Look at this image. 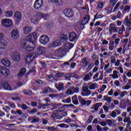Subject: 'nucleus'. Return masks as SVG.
Masks as SVG:
<instances>
[{
    "label": "nucleus",
    "instance_id": "f257e3e1",
    "mask_svg": "<svg viewBox=\"0 0 131 131\" xmlns=\"http://www.w3.org/2000/svg\"><path fill=\"white\" fill-rule=\"evenodd\" d=\"M37 38V35L36 33L30 34L26 38V40L23 44V48L26 51H28V52H31V51L34 50V47H35L34 41L36 40Z\"/></svg>",
    "mask_w": 131,
    "mask_h": 131
},
{
    "label": "nucleus",
    "instance_id": "f03ea898",
    "mask_svg": "<svg viewBox=\"0 0 131 131\" xmlns=\"http://www.w3.org/2000/svg\"><path fill=\"white\" fill-rule=\"evenodd\" d=\"M97 85L96 83H92L89 86H84L82 88L83 92L81 93L82 96L85 97H89L92 94V92L90 90H95L96 86ZM89 88L90 90H89Z\"/></svg>",
    "mask_w": 131,
    "mask_h": 131
},
{
    "label": "nucleus",
    "instance_id": "7ed1b4c3",
    "mask_svg": "<svg viewBox=\"0 0 131 131\" xmlns=\"http://www.w3.org/2000/svg\"><path fill=\"white\" fill-rule=\"evenodd\" d=\"M118 29H120V28L116 27V25L113 23L110 24V27L108 28V31L110 35L113 33H117L118 32Z\"/></svg>",
    "mask_w": 131,
    "mask_h": 131
},
{
    "label": "nucleus",
    "instance_id": "20e7f679",
    "mask_svg": "<svg viewBox=\"0 0 131 131\" xmlns=\"http://www.w3.org/2000/svg\"><path fill=\"white\" fill-rule=\"evenodd\" d=\"M9 74L10 70H9V69L3 66H0V77L2 75H4V76H8Z\"/></svg>",
    "mask_w": 131,
    "mask_h": 131
},
{
    "label": "nucleus",
    "instance_id": "39448f33",
    "mask_svg": "<svg viewBox=\"0 0 131 131\" xmlns=\"http://www.w3.org/2000/svg\"><path fill=\"white\" fill-rule=\"evenodd\" d=\"M68 53V51L64 47H61L60 48L56 50L55 51L56 55H58L59 56H64Z\"/></svg>",
    "mask_w": 131,
    "mask_h": 131
},
{
    "label": "nucleus",
    "instance_id": "423d86ee",
    "mask_svg": "<svg viewBox=\"0 0 131 131\" xmlns=\"http://www.w3.org/2000/svg\"><path fill=\"white\" fill-rule=\"evenodd\" d=\"M50 41V38L48 37L47 35L41 36L39 38V42L41 45L43 46H46V45H48L49 42Z\"/></svg>",
    "mask_w": 131,
    "mask_h": 131
},
{
    "label": "nucleus",
    "instance_id": "0eeeda50",
    "mask_svg": "<svg viewBox=\"0 0 131 131\" xmlns=\"http://www.w3.org/2000/svg\"><path fill=\"white\" fill-rule=\"evenodd\" d=\"M2 25L4 27H11L13 25V21L9 18H5L2 20Z\"/></svg>",
    "mask_w": 131,
    "mask_h": 131
},
{
    "label": "nucleus",
    "instance_id": "6e6552de",
    "mask_svg": "<svg viewBox=\"0 0 131 131\" xmlns=\"http://www.w3.org/2000/svg\"><path fill=\"white\" fill-rule=\"evenodd\" d=\"M11 37L14 39H18L20 37V35L19 34V31L17 29H14L11 31Z\"/></svg>",
    "mask_w": 131,
    "mask_h": 131
},
{
    "label": "nucleus",
    "instance_id": "1a4fd4ad",
    "mask_svg": "<svg viewBox=\"0 0 131 131\" xmlns=\"http://www.w3.org/2000/svg\"><path fill=\"white\" fill-rule=\"evenodd\" d=\"M43 4V1L42 0H36L34 5V8L36 10H38L42 7V4Z\"/></svg>",
    "mask_w": 131,
    "mask_h": 131
},
{
    "label": "nucleus",
    "instance_id": "9d476101",
    "mask_svg": "<svg viewBox=\"0 0 131 131\" xmlns=\"http://www.w3.org/2000/svg\"><path fill=\"white\" fill-rule=\"evenodd\" d=\"M63 13L68 18H71L73 16V11L71 9L68 8L64 10Z\"/></svg>",
    "mask_w": 131,
    "mask_h": 131
},
{
    "label": "nucleus",
    "instance_id": "9b49d317",
    "mask_svg": "<svg viewBox=\"0 0 131 131\" xmlns=\"http://www.w3.org/2000/svg\"><path fill=\"white\" fill-rule=\"evenodd\" d=\"M11 56L12 57L13 61L15 62H19L20 60V54L17 52H13Z\"/></svg>",
    "mask_w": 131,
    "mask_h": 131
},
{
    "label": "nucleus",
    "instance_id": "f8f14e48",
    "mask_svg": "<svg viewBox=\"0 0 131 131\" xmlns=\"http://www.w3.org/2000/svg\"><path fill=\"white\" fill-rule=\"evenodd\" d=\"M69 39L70 41H75L77 39V34L76 33L71 32L69 36Z\"/></svg>",
    "mask_w": 131,
    "mask_h": 131
},
{
    "label": "nucleus",
    "instance_id": "ddd939ff",
    "mask_svg": "<svg viewBox=\"0 0 131 131\" xmlns=\"http://www.w3.org/2000/svg\"><path fill=\"white\" fill-rule=\"evenodd\" d=\"M45 48L40 46H39L37 48L36 53L38 56H40L41 55H43V54H45Z\"/></svg>",
    "mask_w": 131,
    "mask_h": 131
},
{
    "label": "nucleus",
    "instance_id": "4468645a",
    "mask_svg": "<svg viewBox=\"0 0 131 131\" xmlns=\"http://www.w3.org/2000/svg\"><path fill=\"white\" fill-rule=\"evenodd\" d=\"M66 79L69 80L71 77H74L75 78H77L78 79H79L80 78V77L78 76L77 74L73 73L70 74H67L65 75Z\"/></svg>",
    "mask_w": 131,
    "mask_h": 131
},
{
    "label": "nucleus",
    "instance_id": "2eb2a0df",
    "mask_svg": "<svg viewBox=\"0 0 131 131\" xmlns=\"http://www.w3.org/2000/svg\"><path fill=\"white\" fill-rule=\"evenodd\" d=\"M1 63L4 65V66H5V67H9L10 65H11V61L7 58H4L2 59Z\"/></svg>",
    "mask_w": 131,
    "mask_h": 131
},
{
    "label": "nucleus",
    "instance_id": "dca6fc26",
    "mask_svg": "<svg viewBox=\"0 0 131 131\" xmlns=\"http://www.w3.org/2000/svg\"><path fill=\"white\" fill-rule=\"evenodd\" d=\"M0 89L2 90H7L8 91H11V86L9 84L5 83L4 84H0Z\"/></svg>",
    "mask_w": 131,
    "mask_h": 131
},
{
    "label": "nucleus",
    "instance_id": "f3484780",
    "mask_svg": "<svg viewBox=\"0 0 131 131\" xmlns=\"http://www.w3.org/2000/svg\"><path fill=\"white\" fill-rule=\"evenodd\" d=\"M61 46V43H59V40H56L55 41H54L53 42H51L49 45L50 48H56L57 47H60Z\"/></svg>",
    "mask_w": 131,
    "mask_h": 131
},
{
    "label": "nucleus",
    "instance_id": "a211bd4d",
    "mask_svg": "<svg viewBox=\"0 0 131 131\" xmlns=\"http://www.w3.org/2000/svg\"><path fill=\"white\" fill-rule=\"evenodd\" d=\"M32 30V27L29 26H26L23 28V33L24 34H28L30 32H31Z\"/></svg>",
    "mask_w": 131,
    "mask_h": 131
},
{
    "label": "nucleus",
    "instance_id": "6ab92c4d",
    "mask_svg": "<svg viewBox=\"0 0 131 131\" xmlns=\"http://www.w3.org/2000/svg\"><path fill=\"white\" fill-rule=\"evenodd\" d=\"M55 86L59 92H61V91H63L64 90V83H55Z\"/></svg>",
    "mask_w": 131,
    "mask_h": 131
},
{
    "label": "nucleus",
    "instance_id": "aec40b11",
    "mask_svg": "<svg viewBox=\"0 0 131 131\" xmlns=\"http://www.w3.org/2000/svg\"><path fill=\"white\" fill-rule=\"evenodd\" d=\"M89 21H90V15H86L84 18L82 19L81 24V25H85V24L89 23Z\"/></svg>",
    "mask_w": 131,
    "mask_h": 131
},
{
    "label": "nucleus",
    "instance_id": "412c9836",
    "mask_svg": "<svg viewBox=\"0 0 131 131\" xmlns=\"http://www.w3.org/2000/svg\"><path fill=\"white\" fill-rule=\"evenodd\" d=\"M26 62L28 64L34 59V56L32 54H28L25 58Z\"/></svg>",
    "mask_w": 131,
    "mask_h": 131
},
{
    "label": "nucleus",
    "instance_id": "4be33fe9",
    "mask_svg": "<svg viewBox=\"0 0 131 131\" xmlns=\"http://www.w3.org/2000/svg\"><path fill=\"white\" fill-rule=\"evenodd\" d=\"M93 76V73L90 72L86 74V76L84 77L83 78V81H89V80H91V77Z\"/></svg>",
    "mask_w": 131,
    "mask_h": 131
},
{
    "label": "nucleus",
    "instance_id": "5701e85b",
    "mask_svg": "<svg viewBox=\"0 0 131 131\" xmlns=\"http://www.w3.org/2000/svg\"><path fill=\"white\" fill-rule=\"evenodd\" d=\"M73 47H74L73 44H72L71 43H66L64 45V48L69 52V51L70 50H71V49H72V48H73Z\"/></svg>",
    "mask_w": 131,
    "mask_h": 131
},
{
    "label": "nucleus",
    "instance_id": "b1692460",
    "mask_svg": "<svg viewBox=\"0 0 131 131\" xmlns=\"http://www.w3.org/2000/svg\"><path fill=\"white\" fill-rule=\"evenodd\" d=\"M60 39L62 42H66L68 39V35L67 34H62L60 37Z\"/></svg>",
    "mask_w": 131,
    "mask_h": 131
},
{
    "label": "nucleus",
    "instance_id": "393cba45",
    "mask_svg": "<svg viewBox=\"0 0 131 131\" xmlns=\"http://www.w3.org/2000/svg\"><path fill=\"white\" fill-rule=\"evenodd\" d=\"M102 105H103V103H97L95 104H94V106L92 107V109H94L95 112H98L99 108H100Z\"/></svg>",
    "mask_w": 131,
    "mask_h": 131
},
{
    "label": "nucleus",
    "instance_id": "a878e982",
    "mask_svg": "<svg viewBox=\"0 0 131 131\" xmlns=\"http://www.w3.org/2000/svg\"><path fill=\"white\" fill-rule=\"evenodd\" d=\"M48 93H55V91L53 90L51 88L47 86L46 88H45L42 91L43 94H48Z\"/></svg>",
    "mask_w": 131,
    "mask_h": 131
},
{
    "label": "nucleus",
    "instance_id": "bb28decb",
    "mask_svg": "<svg viewBox=\"0 0 131 131\" xmlns=\"http://www.w3.org/2000/svg\"><path fill=\"white\" fill-rule=\"evenodd\" d=\"M7 46H8V42H7L6 40L2 39L0 40V48L4 49V48H5Z\"/></svg>",
    "mask_w": 131,
    "mask_h": 131
},
{
    "label": "nucleus",
    "instance_id": "cd10ccee",
    "mask_svg": "<svg viewBox=\"0 0 131 131\" xmlns=\"http://www.w3.org/2000/svg\"><path fill=\"white\" fill-rule=\"evenodd\" d=\"M51 3L54 4L56 6L62 5L63 1L62 0H50Z\"/></svg>",
    "mask_w": 131,
    "mask_h": 131
},
{
    "label": "nucleus",
    "instance_id": "c85d7f7f",
    "mask_svg": "<svg viewBox=\"0 0 131 131\" xmlns=\"http://www.w3.org/2000/svg\"><path fill=\"white\" fill-rule=\"evenodd\" d=\"M26 73V69L23 68L21 69L19 72L18 74V76L19 77L23 76Z\"/></svg>",
    "mask_w": 131,
    "mask_h": 131
},
{
    "label": "nucleus",
    "instance_id": "c756f323",
    "mask_svg": "<svg viewBox=\"0 0 131 131\" xmlns=\"http://www.w3.org/2000/svg\"><path fill=\"white\" fill-rule=\"evenodd\" d=\"M72 100L74 105H78V101L77 100V96H74L72 98Z\"/></svg>",
    "mask_w": 131,
    "mask_h": 131
},
{
    "label": "nucleus",
    "instance_id": "7c9ffc66",
    "mask_svg": "<svg viewBox=\"0 0 131 131\" xmlns=\"http://www.w3.org/2000/svg\"><path fill=\"white\" fill-rule=\"evenodd\" d=\"M31 22H32L33 23L36 24L37 23H38V21H39L38 20V18L35 16H33L31 18Z\"/></svg>",
    "mask_w": 131,
    "mask_h": 131
},
{
    "label": "nucleus",
    "instance_id": "2f4dec72",
    "mask_svg": "<svg viewBox=\"0 0 131 131\" xmlns=\"http://www.w3.org/2000/svg\"><path fill=\"white\" fill-rule=\"evenodd\" d=\"M123 122H124L125 123H126L127 122V124H131L130 118H129V117H126L124 118L123 120Z\"/></svg>",
    "mask_w": 131,
    "mask_h": 131
},
{
    "label": "nucleus",
    "instance_id": "473e14b6",
    "mask_svg": "<svg viewBox=\"0 0 131 131\" xmlns=\"http://www.w3.org/2000/svg\"><path fill=\"white\" fill-rule=\"evenodd\" d=\"M5 15L6 17H12L13 16V11L9 10L5 12Z\"/></svg>",
    "mask_w": 131,
    "mask_h": 131
},
{
    "label": "nucleus",
    "instance_id": "72a5a7b5",
    "mask_svg": "<svg viewBox=\"0 0 131 131\" xmlns=\"http://www.w3.org/2000/svg\"><path fill=\"white\" fill-rule=\"evenodd\" d=\"M15 17L16 18V19H21L22 14H21L20 12L16 11L15 13Z\"/></svg>",
    "mask_w": 131,
    "mask_h": 131
},
{
    "label": "nucleus",
    "instance_id": "f704fd0d",
    "mask_svg": "<svg viewBox=\"0 0 131 131\" xmlns=\"http://www.w3.org/2000/svg\"><path fill=\"white\" fill-rule=\"evenodd\" d=\"M23 93L25 95H27L28 96H31V95H32V91L30 90H24Z\"/></svg>",
    "mask_w": 131,
    "mask_h": 131
},
{
    "label": "nucleus",
    "instance_id": "c9c22d12",
    "mask_svg": "<svg viewBox=\"0 0 131 131\" xmlns=\"http://www.w3.org/2000/svg\"><path fill=\"white\" fill-rule=\"evenodd\" d=\"M131 28H128L126 29L125 37H128L129 36V33H130Z\"/></svg>",
    "mask_w": 131,
    "mask_h": 131
},
{
    "label": "nucleus",
    "instance_id": "e433bc0d",
    "mask_svg": "<svg viewBox=\"0 0 131 131\" xmlns=\"http://www.w3.org/2000/svg\"><path fill=\"white\" fill-rule=\"evenodd\" d=\"M79 101L80 102L81 104L82 105H85V100L83 99L81 96H79L78 97Z\"/></svg>",
    "mask_w": 131,
    "mask_h": 131
},
{
    "label": "nucleus",
    "instance_id": "4c0bfd02",
    "mask_svg": "<svg viewBox=\"0 0 131 131\" xmlns=\"http://www.w3.org/2000/svg\"><path fill=\"white\" fill-rule=\"evenodd\" d=\"M103 99L105 100V101H106L108 104H110L111 103V98L110 97H108V96H104L103 97Z\"/></svg>",
    "mask_w": 131,
    "mask_h": 131
},
{
    "label": "nucleus",
    "instance_id": "58836bf2",
    "mask_svg": "<svg viewBox=\"0 0 131 131\" xmlns=\"http://www.w3.org/2000/svg\"><path fill=\"white\" fill-rule=\"evenodd\" d=\"M103 17H104V15L102 14H99V13H97L94 16V19H101V18H103Z\"/></svg>",
    "mask_w": 131,
    "mask_h": 131
},
{
    "label": "nucleus",
    "instance_id": "ea45409f",
    "mask_svg": "<svg viewBox=\"0 0 131 131\" xmlns=\"http://www.w3.org/2000/svg\"><path fill=\"white\" fill-rule=\"evenodd\" d=\"M71 90H72V91H73L74 92V93H78L79 92V89L78 88V87H74V86H72L71 87Z\"/></svg>",
    "mask_w": 131,
    "mask_h": 131
},
{
    "label": "nucleus",
    "instance_id": "a19ab883",
    "mask_svg": "<svg viewBox=\"0 0 131 131\" xmlns=\"http://www.w3.org/2000/svg\"><path fill=\"white\" fill-rule=\"evenodd\" d=\"M125 94H127V92L124 91L122 92H120V93H119L120 97H119V99H121V98H123V97H124V96H125Z\"/></svg>",
    "mask_w": 131,
    "mask_h": 131
},
{
    "label": "nucleus",
    "instance_id": "79ce46f5",
    "mask_svg": "<svg viewBox=\"0 0 131 131\" xmlns=\"http://www.w3.org/2000/svg\"><path fill=\"white\" fill-rule=\"evenodd\" d=\"M128 18V16H127L126 17L125 22L126 23L127 26L129 27V26H130V25H131V20H129V19Z\"/></svg>",
    "mask_w": 131,
    "mask_h": 131
},
{
    "label": "nucleus",
    "instance_id": "37998d69",
    "mask_svg": "<svg viewBox=\"0 0 131 131\" xmlns=\"http://www.w3.org/2000/svg\"><path fill=\"white\" fill-rule=\"evenodd\" d=\"M123 31H125V28L124 27V25H122L121 29H120L118 32V34H121Z\"/></svg>",
    "mask_w": 131,
    "mask_h": 131
},
{
    "label": "nucleus",
    "instance_id": "c03bdc74",
    "mask_svg": "<svg viewBox=\"0 0 131 131\" xmlns=\"http://www.w3.org/2000/svg\"><path fill=\"white\" fill-rule=\"evenodd\" d=\"M131 124H126V127L125 128L124 130L125 131H131Z\"/></svg>",
    "mask_w": 131,
    "mask_h": 131
},
{
    "label": "nucleus",
    "instance_id": "a18cd8bd",
    "mask_svg": "<svg viewBox=\"0 0 131 131\" xmlns=\"http://www.w3.org/2000/svg\"><path fill=\"white\" fill-rule=\"evenodd\" d=\"M120 2H118L116 5L115 6L114 10L113 11V13H115L116 12V11H117V9L118 8V7H119V6H120Z\"/></svg>",
    "mask_w": 131,
    "mask_h": 131
},
{
    "label": "nucleus",
    "instance_id": "49530a36",
    "mask_svg": "<svg viewBox=\"0 0 131 131\" xmlns=\"http://www.w3.org/2000/svg\"><path fill=\"white\" fill-rule=\"evenodd\" d=\"M59 127H63V128H68L69 127V125H67L64 123H62L59 125Z\"/></svg>",
    "mask_w": 131,
    "mask_h": 131
},
{
    "label": "nucleus",
    "instance_id": "de8ad7c7",
    "mask_svg": "<svg viewBox=\"0 0 131 131\" xmlns=\"http://www.w3.org/2000/svg\"><path fill=\"white\" fill-rule=\"evenodd\" d=\"M114 74L112 75L113 78H118V75H117V71H113Z\"/></svg>",
    "mask_w": 131,
    "mask_h": 131
},
{
    "label": "nucleus",
    "instance_id": "09e8293b",
    "mask_svg": "<svg viewBox=\"0 0 131 131\" xmlns=\"http://www.w3.org/2000/svg\"><path fill=\"white\" fill-rule=\"evenodd\" d=\"M129 10H130V6L127 5L125 7L123 13H125L126 11H129Z\"/></svg>",
    "mask_w": 131,
    "mask_h": 131
},
{
    "label": "nucleus",
    "instance_id": "8fccbe9b",
    "mask_svg": "<svg viewBox=\"0 0 131 131\" xmlns=\"http://www.w3.org/2000/svg\"><path fill=\"white\" fill-rule=\"evenodd\" d=\"M98 7L99 8V9H103V7H104V4H103V2H99L98 4Z\"/></svg>",
    "mask_w": 131,
    "mask_h": 131
},
{
    "label": "nucleus",
    "instance_id": "3c124183",
    "mask_svg": "<svg viewBox=\"0 0 131 131\" xmlns=\"http://www.w3.org/2000/svg\"><path fill=\"white\" fill-rule=\"evenodd\" d=\"M57 114H58V110H55L53 112V115H52V117L53 118H55L56 116H57Z\"/></svg>",
    "mask_w": 131,
    "mask_h": 131
},
{
    "label": "nucleus",
    "instance_id": "603ef678",
    "mask_svg": "<svg viewBox=\"0 0 131 131\" xmlns=\"http://www.w3.org/2000/svg\"><path fill=\"white\" fill-rule=\"evenodd\" d=\"M122 89L123 90H129V89H130V85H124Z\"/></svg>",
    "mask_w": 131,
    "mask_h": 131
},
{
    "label": "nucleus",
    "instance_id": "864d4df0",
    "mask_svg": "<svg viewBox=\"0 0 131 131\" xmlns=\"http://www.w3.org/2000/svg\"><path fill=\"white\" fill-rule=\"evenodd\" d=\"M93 118H94V116H90L89 117V119L87 121L88 123H91V122H92V120H93Z\"/></svg>",
    "mask_w": 131,
    "mask_h": 131
},
{
    "label": "nucleus",
    "instance_id": "5fc2aeb1",
    "mask_svg": "<svg viewBox=\"0 0 131 131\" xmlns=\"http://www.w3.org/2000/svg\"><path fill=\"white\" fill-rule=\"evenodd\" d=\"M39 121V119L38 118H34L32 121H31V123L34 122H38Z\"/></svg>",
    "mask_w": 131,
    "mask_h": 131
},
{
    "label": "nucleus",
    "instance_id": "6e6d98bb",
    "mask_svg": "<svg viewBox=\"0 0 131 131\" xmlns=\"http://www.w3.org/2000/svg\"><path fill=\"white\" fill-rule=\"evenodd\" d=\"M123 80L125 83H126V82H127V77L125 75H124L123 76Z\"/></svg>",
    "mask_w": 131,
    "mask_h": 131
},
{
    "label": "nucleus",
    "instance_id": "4d7b16f0",
    "mask_svg": "<svg viewBox=\"0 0 131 131\" xmlns=\"http://www.w3.org/2000/svg\"><path fill=\"white\" fill-rule=\"evenodd\" d=\"M106 10L107 11L108 14H111V13H112V8L107 7L106 8Z\"/></svg>",
    "mask_w": 131,
    "mask_h": 131
},
{
    "label": "nucleus",
    "instance_id": "13d9d810",
    "mask_svg": "<svg viewBox=\"0 0 131 131\" xmlns=\"http://www.w3.org/2000/svg\"><path fill=\"white\" fill-rule=\"evenodd\" d=\"M40 63L41 64L43 68H47V64L46 63V62L40 61Z\"/></svg>",
    "mask_w": 131,
    "mask_h": 131
},
{
    "label": "nucleus",
    "instance_id": "bf43d9fd",
    "mask_svg": "<svg viewBox=\"0 0 131 131\" xmlns=\"http://www.w3.org/2000/svg\"><path fill=\"white\" fill-rule=\"evenodd\" d=\"M36 112H37V109L33 108L30 111V113H31V114H33V113H36Z\"/></svg>",
    "mask_w": 131,
    "mask_h": 131
},
{
    "label": "nucleus",
    "instance_id": "052dcab7",
    "mask_svg": "<svg viewBox=\"0 0 131 131\" xmlns=\"http://www.w3.org/2000/svg\"><path fill=\"white\" fill-rule=\"evenodd\" d=\"M120 93V90H118V91H116L114 93V95L115 96V97H118V96H119Z\"/></svg>",
    "mask_w": 131,
    "mask_h": 131
},
{
    "label": "nucleus",
    "instance_id": "680f3d73",
    "mask_svg": "<svg viewBox=\"0 0 131 131\" xmlns=\"http://www.w3.org/2000/svg\"><path fill=\"white\" fill-rule=\"evenodd\" d=\"M92 104V100H87L85 102V105H86V106H90Z\"/></svg>",
    "mask_w": 131,
    "mask_h": 131
},
{
    "label": "nucleus",
    "instance_id": "e2e57ef3",
    "mask_svg": "<svg viewBox=\"0 0 131 131\" xmlns=\"http://www.w3.org/2000/svg\"><path fill=\"white\" fill-rule=\"evenodd\" d=\"M21 108L23 110H26V109H27V108H29V107L27 106L26 104H23L21 105Z\"/></svg>",
    "mask_w": 131,
    "mask_h": 131
},
{
    "label": "nucleus",
    "instance_id": "0e129e2a",
    "mask_svg": "<svg viewBox=\"0 0 131 131\" xmlns=\"http://www.w3.org/2000/svg\"><path fill=\"white\" fill-rule=\"evenodd\" d=\"M96 129L97 131H103V129H102L101 126L99 125L96 126Z\"/></svg>",
    "mask_w": 131,
    "mask_h": 131
},
{
    "label": "nucleus",
    "instance_id": "69168bd1",
    "mask_svg": "<svg viewBox=\"0 0 131 131\" xmlns=\"http://www.w3.org/2000/svg\"><path fill=\"white\" fill-rule=\"evenodd\" d=\"M57 111H59V112H63V111H65V107H59Z\"/></svg>",
    "mask_w": 131,
    "mask_h": 131
},
{
    "label": "nucleus",
    "instance_id": "338daca9",
    "mask_svg": "<svg viewBox=\"0 0 131 131\" xmlns=\"http://www.w3.org/2000/svg\"><path fill=\"white\" fill-rule=\"evenodd\" d=\"M35 82L38 84H42L43 83V82L41 80H36Z\"/></svg>",
    "mask_w": 131,
    "mask_h": 131
},
{
    "label": "nucleus",
    "instance_id": "774afa93",
    "mask_svg": "<svg viewBox=\"0 0 131 131\" xmlns=\"http://www.w3.org/2000/svg\"><path fill=\"white\" fill-rule=\"evenodd\" d=\"M94 66V63H90L88 66V70H91L92 69V68Z\"/></svg>",
    "mask_w": 131,
    "mask_h": 131
}]
</instances>
